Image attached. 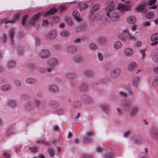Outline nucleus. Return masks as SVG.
<instances>
[{
	"label": "nucleus",
	"instance_id": "obj_1",
	"mask_svg": "<svg viewBox=\"0 0 158 158\" xmlns=\"http://www.w3.org/2000/svg\"><path fill=\"white\" fill-rule=\"evenodd\" d=\"M117 0H108L106 2L107 6L105 8L106 13L108 17H110V13L115 8V5L117 3Z\"/></svg>",
	"mask_w": 158,
	"mask_h": 158
},
{
	"label": "nucleus",
	"instance_id": "obj_2",
	"mask_svg": "<svg viewBox=\"0 0 158 158\" xmlns=\"http://www.w3.org/2000/svg\"><path fill=\"white\" fill-rule=\"evenodd\" d=\"M59 64L58 60L55 57H51L48 59L47 61V65L50 67L47 69V71L48 73L51 72L54 69V67L57 66Z\"/></svg>",
	"mask_w": 158,
	"mask_h": 158
},
{
	"label": "nucleus",
	"instance_id": "obj_3",
	"mask_svg": "<svg viewBox=\"0 0 158 158\" xmlns=\"http://www.w3.org/2000/svg\"><path fill=\"white\" fill-rule=\"evenodd\" d=\"M121 72V70L120 68H115L110 71V77L112 79H115L119 76Z\"/></svg>",
	"mask_w": 158,
	"mask_h": 158
},
{
	"label": "nucleus",
	"instance_id": "obj_4",
	"mask_svg": "<svg viewBox=\"0 0 158 158\" xmlns=\"http://www.w3.org/2000/svg\"><path fill=\"white\" fill-rule=\"evenodd\" d=\"M78 90L82 93L87 92L88 89V86L87 84L85 82H82L79 84L78 86Z\"/></svg>",
	"mask_w": 158,
	"mask_h": 158
},
{
	"label": "nucleus",
	"instance_id": "obj_5",
	"mask_svg": "<svg viewBox=\"0 0 158 158\" xmlns=\"http://www.w3.org/2000/svg\"><path fill=\"white\" fill-rule=\"evenodd\" d=\"M48 90L52 94L57 93L59 91V89L57 86L55 85L50 84L47 86Z\"/></svg>",
	"mask_w": 158,
	"mask_h": 158
},
{
	"label": "nucleus",
	"instance_id": "obj_6",
	"mask_svg": "<svg viewBox=\"0 0 158 158\" xmlns=\"http://www.w3.org/2000/svg\"><path fill=\"white\" fill-rule=\"evenodd\" d=\"M131 140L132 143L136 144H139L142 143V138L138 135L132 136Z\"/></svg>",
	"mask_w": 158,
	"mask_h": 158
},
{
	"label": "nucleus",
	"instance_id": "obj_7",
	"mask_svg": "<svg viewBox=\"0 0 158 158\" xmlns=\"http://www.w3.org/2000/svg\"><path fill=\"white\" fill-rule=\"evenodd\" d=\"M77 50V46L73 45L68 46L66 48V52L68 53L72 54L75 53Z\"/></svg>",
	"mask_w": 158,
	"mask_h": 158
},
{
	"label": "nucleus",
	"instance_id": "obj_8",
	"mask_svg": "<svg viewBox=\"0 0 158 158\" xmlns=\"http://www.w3.org/2000/svg\"><path fill=\"white\" fill-rule=\"evenodd\" d=\"M97 41L101 46L106 45L107 42V38L106 36H101L98 38Z\"/></svg>",
	"mask_w": 158,
	"mask_h": 158
},
{
	"label": "nucleus",
	"instance_id": "obj_9",
	"mask_svg": "<svg viewBox=\"0 0 158 158\" xmlns=\"http://www.w3.org/2000/svg\"><path fill=\"white\" fill-rule=\"evenodd\" d=\"M39 56L43 59L47 58L50 56L49 52L47 50H42L40 52Z\"/></svg>",
	"mask_w": 158,
	"mask_h": 158
},
{
	"label": "nucleus",
	"instance_id": "obj_10",
	"mask_svg": "<svg viewBox=\"0 0 158 158\" xmlns=\"http://www.w3.org/2000/svg\"><path fill=\"white\" fill-rule=\"evenodd\" d=\"M120 12L123 13L125 11H127L130 9L129 6L127 5L119 4L117 7Z\"/></svg>",
	"mask_w": 158,
	"mask_h": 158
},
{
	"label": "nucleus",
	"instance_id": "obj_11",
	"mask_svg": "<svg viewBox=\"0 0 158 158\" xmlns=\"http://www.w3.org/2000/svg\"><path fill=\"white\" fill-rule=\"evenodd\" d=\"M83 75L85 77L89 78L93 77L94 76V74L93 72L89 69H85L83 72Z\"/></svg>",
	"mask_w": 158,
	"mask_h": 158
},
{
	"label": "nucleus",
	"instance_id": "obj_12",
	"mask_svg": "<svg viewBox=\"0 0 158 158\" xmlns=\"http://www.w3.org/2000/svg\"><path fill=\"white\" fill-rule=\"evenodd\" d=\"M150 135L152 137L155 139H158V128L157 127L152 128L150 132Z\"/></svg>",
	"mask_w": 158,
	"mask_h": 158
},
{
	"label": "nucleus",
	"instance_id": "obj_13",
	"mask_svg": "<svg viewBox=\"0 0 158 158\" xmlns=\"http://www.w3.org/2000/svg\"><path fill=\"white\" fill-rule=\"evenodd\" d=\"M56 36V31L53 29L50 31L47 35V37L51 40L55 39Z\"/></svg>",
	"mask_w": 158,
	"mask_h": 158
},
{
	"label": "nucleus",
	"instance_id": "obj_14",
	"mask_svg": "<svg viewBox=\"0 0 158 158\" xmlns=\"http://www.w3.org/2000/svg\"><path fill=\"white\" fill-rule=\"evenodd\" d=\"M25 82L27 84L32 85L36 84L37 82V80L35 78L29 77L25 79Z\"/></svg>",
	"mask_w": 158,
	"mask_h": 158
},
{
	"label": "nucleus",
	"instance_id": "obj_15",
	"mask_svg": "<svg viewBox=\"0 0 158 158\" xmlns=\"http://www.w3.org/2000/svg\"><path fill=\"white\" fill-rule=\"evenodd\" d=\"M121 105L123 108H129L131 107V104L130 100L126 99L122 101L121 103Z\"/></svg>",
	"mask_w": 158,
	"mask_h": 158
},
{
	"label": "nucleus",
	"instance_id": "obj_16",
	"mask_svg": "<svg viewBox=\"0 0 158 158\" xmlns=\"http://www.w3.org/2000/svg\"><path fill=\"white\" fill-rule=\"evenodd\" d=\"M140 77L139 76H134L132 79V85L133 87L135 88H137L138 87L137 84Z\"/></svg>",
	"mask_w": 158,
	"mask_h": 158
},
{
	"label": "nucleus",
	"instance_id": "obj_17",
	"mask_svg": "<svg viewBox=\"0 0 158 158\" xmlns=\"http://www.w3.org/2000/svg\"><path fill=\"white\" fill-rule=\"evenodd\" d=\"M73 60L75 63L79 64L83 62L84 60L81 56L77 55L73 57Z\"/></svg>",
	"mask_w": 158,
	"mask_h": 158
},
{
	"label": "nucleus",
	"instance_id": "obj_18",
	"mask_svg": "<svg viewBox=\"0 0 158 158\" xmlns=\"http://www.w3.org/2000/svg\"><path fill=\"white\" fill-rule=\"evenodd\" d=\"M65 77L67 79H74L77 77V74L75 72L68 73L65 74Z\"/></svg>",
	"mask_w": 158,
	"mask_h": 158
},
{
	"label": "nucleus",
	"instance_id": "obj_19",
	"mask_svg": "<svg viewBox=\"0 0 158 158\" xmlns=\"http://www.w3.org/2000/svg\"><path fill=\"white\" fill-rule=\"evenodd\" d=\"M126 20L129 24H132L135 23L136 19L135 16L133 15H131L127 18Z\"/></svg>",
	"mask_w": 158,
	"mask_h": 158
},
{
	"label": "nucleus",
	"instance_id": "obj_20",
	"mask_svg": "<svg viewBox=\"0 0 158 158\" xmlns=\"http://www.w3.org/2000/svg\"><path fill=\"white\" fill-rule=\"evenodd\" d=\"M146 5L147 2H144L143 1L141 5H139L136 8V10L139 12H144L146 11L144 8Z\"/></svg>",
	"mask_w": 158,
	"mask_h": 158
},
{
	"label": "nucleus",
	"instance_id": "obj_21",
	"mask_svg": "<svg viewBox=\"0 0 158 158\" xmlns=\"http://www.w3.org/2000/svg\"><path fill=\"white\" fill-rule=\"evenodd\" d=\"M136 64L134 62H132L130 63L127 66V70L128 71H132L135 69Z\"/></svg>",
	"mask_w": 158,
	"mask_h": 158
},
{
	"label": "nucleus",
	"instance_id": "obj_22",
	"mask_svg": "<svg viewBox=\"0 0 158 158\" xmlns=\"http://www.w3.org/2000/svg\"><path fill=\"white\" fill-rule=\"evenodd\" d=\"M11 87L9 84H4L1 86V90L3 92H6L9 91L11 89Z\"/></svg>",
	"mask_w": 158,
	"mask_h": 158
},
{
	"label": "nucleus",
	"instance_id": "obj_23",
	"mask_svg": "<svg viewBox=\"0 0 158 158\" xmlns=\"http://www.w3.org/2000/svg\"><path fill=\"white\" fill-rule=\"evenodd\" d=\"M119 13L115 12L112 14L110 16V20L113 21H116L119 18Z\"/></svg>",
	"mask_w": 158,
	"mask_h": 158
},
{
	"label": "nucleus",
	"instance_id": "obj_24",
	"mask_svg": "<svg viewBox=\"0 0 158 158\" xmlns=\"http://www.w3.org/2000/svg\"><path fill=\"white\" fill-rule=\"evenodd\" d=\"M16 105L17 104L16 101L13 99L10 100L7 104V105L8 107L12 108L15 107Z\"/></svg>",
	"mask_w": 158,
	"mask_h": 158
},
{
	"label": "nucleus",
	"instance_id": "obj_25",
	"mask_svg": "<svg viewBox=\"0 0 158 158\" xmlns=\"http://www.w3.org/2000/svg\"><path fill=\"white\" fill-rule=\"evenodd\" d=\"M124 52L125 56H131L133 53V50L130 48H127L124 49Z\"/></svg>",
	"mask_w": 158,
	"mask_h": 158
},
{
	"label": "nucleus",
	"instance_id": "obj_26",
	"mask_svg": "<svg viewBox=\"0 0 158 158\" xmlns=\"http://www.w3.org/2000/svg\"><path fill=\"white\" fill-rule=\"evenodd\" d=\"M151 58L153 61L156 63L158 62V53L153 52L152 53Z\"/></svg>",
	"mask_w": 158,
	"mask_h": 158
},
{
	"label": "nucleus",
	"instance_id": "obj_27",
	"mask_svg": "<svg viewBox=\"0 0 158 158\" xmlns=\"http://www.w3.org/2000/svg\"><path fill=\"white\" fill-rule=\"evenodd\" d=\"M72 15L76 21H79L81 20L80 18V15L79 13L77 10L74 11L72 13Z\"/></svg>",
	"mask_w": 158,
	"mask_h": 158
},
{
	"label": "nucleus",
	"instance_id": "obj_28",
	"mask_svg": "<svg viewBox=\"0 0 158 158\" xmlns=\"http://www.w3.org/2000/svg\"><path fill=\"white\" fill-rule=\"evenodd\" d=\"M122 44L120 41H118L116 42L113 45V48L115 49H118L122 47Z\"/></svg>",
	"mask_w": 158,
	"mask_h": 158
},
{
	"label": "nucleus",
	"instance_id": "obj_29",
	"mask_svg": "<svg viewBox=\"0 0 158 158\" xmlns=\"http://www.w3.org/2000/svg\"><path fill=\"white\" fill-rule=\"evenodd\" d=\"M57 11V9H56L53 8H51L45 14V15L46 16L48 15H51L53 14L56 12Z\"/></svg>",
	"mask_w": 158,
	"mask_h": 158
},
{
	"label": "nucleus",
	"instance_id": "obj_30",
	"mask_svg": "<svg viewBox=\"0 0 158 158\" xmlns=\"http://www.w3.org/2000/svg\"><path fill=\"white\" fill-rule=\"evenodd\" d=\"M85 103L87 105H90L93 102L92 98L89 96H86L85 100Z\"/></svg>",
	"mask_w": 158,
	"mask_h": 158
},
{
	"label": "nucleus",
	"instance_id": "obj_31",
	"mask_svg": "<svg viewBox=\"0 0 158 158\" xmlns=\"http://www.w3.org/2000/svg\"><path fill=\"white\" fill-rule=\"evenodd\" d=\"M15 134L14 129L13 127H9L6 131V135H9L12 134Z\"/></svg>",
	"mask_w": 158,
	"mask_h": 158
},
{
	"label": "nucleus",
	"instance_id": "obj_32",
	"mask_svg": "<svg viewBox=\"0 0 158 158\" xmlns=\"http://www.w3.org/2000/svg\"><path fill=\"white\" fill-rule=\"evenodd\" d=\"M47 152L49 156L51 157H52L55 154L54 150L52 148H49Z\"/></svg>",
	"mask_w": 158,
	"mask_h": 158
},
{
	"label": "nucleus",
	"instance_id": "obj_33",
	"mask_svg": "<svg viewBox=\"0 0 158 158\" xmlns=\"http://www.w3.org/2000/svg\"><path fill=\"white\" fill-rule=\"evenodd\" d=\"M8 68H12L14 67L15 66V62L14 61H9L7 64Z\"/></svg>",
	"mask_w": 158,
	"mask_h": 158
},
{
	"label": "nucleus",
	"instance_id": "obj_34",
	"mask_svg": "<svg viewBox=\"0 0 158 158\" xmlns=\"http://www.w3.org/2000/svg\"><path fill=\"white\" fill-rule=\"evenodd\" d=\"M50 105L51 108H56L58 106V104L57 102L54 100H52L50 101Z\"/></svg>",
	"mask_w": 158,
	"mask_h": 158
},
{
	"label": "nucleus",
	"instance_id": "obj_35",
	"mask_svg": "<svg viewBox=\"0 0 158 158\" xmlns=\"http://www.w3.org/2000/svg\"><path fill=\"white\" fill-rule=\"evenodd\" d=\"M138 112V109H130L129 111L130 116L131 117L135 116Z\"/></svg>",
	"mask_w": 158,
	"mask_h": 158
},
{
	"label": "nucleus",
	"instance_id": "obj_36",
	"mask_svg": "<svg viewBox=\"0 0 158 158\" xmlns=\"http://www.w3.org/2000/svg\"><path fill=\"white\" fill-rule=\"evenodd\" d=\"M14 30L12 29H11L9 32V36L12 43H13V40L14 36Z\"/></svg>",
	"mask_w": 158,
	"mask_h": 158
},
{
	"label": "nucleus",
	"instance_id": "obj_37",
	"mask_svg": "<svg viewBox=\"0 0 158 158\" xmlns=\"http://www.w3.org/2000/svg\"><path fill=\"white\" fill-rule=\"evenodd\" d=\"M73 106L75 108H80L81 107V104L78 101H75L73 102Z\"/></svg>",
	"mask_w": 158,
	"mask_h": 158
},
{
	"label": "nucleus",
	"instance_id": "obj_38",
	"mask_svg": "<svg viewBox=\"0 0 158 158\" xmlns=\"http://www.w3.org/2000/svg\"><path fill=\"white\" fill-rule=\"evenodd\" d=\"M152 41H154L158 40V32L153 34L151 37Z\"/></svg>",
	"mask_w": 158,
	"mask_h": 158
},
{
	"label": "nucleus",
	"instance_id": "obj_39",
	"mask_svg": "<svg viewBox=\"0 0 158 158\" xmlns=\"http://www.w3.org/2000/svg\"><path fill=\"white\" fill-rule=\"evenodd\" d=\"M99 8V5L98 4H96L94 5L91 8L90 10L91 13H94L96 10H97Z\"/></svg>",
	"mask_w": 158,
	"mask_h": 158
},
{
	"label": "nucleus",
	"instance_id": "obj_40",
	"mask_svg": "<svg viewBox=\"0 0 158 158\" xmlns=\"http://www.w3.org/2000/svg\"><path fill=\"white\" fill-rule=\"evenodd\" d=\"M156 0H145L144 1V2H147V5H148L149 6H151L156 2Z\"/></svg>",
	"mask_w": 158,
	"mask_h": 158
},
{
	"label": "nucleus",
	"instance_id": "obj_41",
	"mask_svg": "<svg viewBox=\"0 0 158 158\" xmlns=\"http://www.w3.org/2000/svg\"><path fill=\"white\" fill-rule=\"evenodd\" d=\"M89 48L93 51H94L97 49V46L96 45L93 43H91L89 45Z\"/></svg>",
	"mask_w": 158,
	"mask_h": 158
},
{
	"label": "nucleus",
	"instance_id": "obj_42",
	"mask_svg": "<svg viewBox=\"0 0 158 158\" xmlns=\"http://www.w3.org/2000/svg\"><path fill=\"white\" fill-rule=\"evenodd\" d=\"M39 148L36 146L30 147L29 148V150L33 153H35L37 152Z\"/></svg>",
	"mask_w": 158,
	"mask_h": 158
},
{
	"label": "nucleus",
	"instance_id": "obj_43",
	"mask_svg": "<svg viewBox=\"0 0 158 158\" xmlns=\"http://www.w3.org/2000/svg\"><path fill=\"white\" fill-rule=\"evenodd\" d=\"M82 141L83 143H87L91 142V139L90 138L85 137L83 138Z\"/></svg>",
	"mask_w": 158,
	"mask_h": 158
},
{
	"label": "nucleus",
	"instance_id": "obj_44",
	"mask_svg": "<svg viewBox=\"0 0 158 158\" xmlns=\"http://www.w3.org/2000/svg\"><path fill=\"white\" fill-rule=\"evenodd\" d=\"M114 154L113 152L106 154L103 156V158H113Z\"/></svg>",
	"mask_w": 158,
	"mask_h": 158
},
{
	"label": "nucleus",
	"instance_id": "obj_45",
	"mask_svg": "<svg viewBox=\"0 0 158 158\" xmlns=\"http://www.w3.org/2000/svg\"><path fill=\"white\" fill-rule=\"evenodd\" d=\"M29 98V95L27 94H23L20 96V98L22 100L28 99Z\"/></svg>",
	"mask_w": 158,
	"mask_h": 158
},
{
	"label": "nucleus",
	"instance_id": "obj_46",
	"mask_svg": "<svg viewBox=\"0 0 158 158\" xmlns=\"http://www.w3.org/2000/svg\"><path fill=\"white\" fill-rule=\"evenodd\" d=\"M33 105L32 102L31 101H29L27 102L25 107L27 109L33 108Z\"/></svg>",
	"mask_w": 158,
	"mask_h": 158
},
{
	"label": "nucleus",
	"instance_id": "obj_47",
	"mask_svg": "<svg viewBox=\"0 0 158 158\" xmlns=\"http://www.w3.org/2000/svg\"><path fill=\"white\" fill-rule=\"evenodd\" d=\"M60 35L62 37H66L68 36L69 34L67 31H62L60 33Z\"/></svg>",
	"mask_w": 158,
	"mask_h": 158
},
{
	"label": "nucleus",
	"instance_id": "obj_48",
	"mask_svg": "<svg viewBox=\"0 0 158 158\" xmlns=\"http://www.w3.org/2000/svg\"><path fill=\"white\" fill-rule=\"evenodd\" d=\"M65 21L70 26H72L73 25V22L72 19L69 17H66L65 19Z\"/></svg>",
	"mask_w": 158,
	"mask_h": 158
},
{
	"label": "nucleus",
	"instance_id": "obj_49",
	"mask_svg": "<svg viewBox=\"0 0 158 158\" xmlns=\"http://www.w3.org/2000/svg\"><path fill=\"white\" fill-rule=\"evenodd\" d=\"M154 15V13L151 12L147 13L146 15V18L148 19H152Z\"/></svg>",
	"mask_w": 158,
	"mask_h": 158
},
{
	"label": "nucleus",
	"instance_id": "obj_50",
	"mask_svg": "<svg viewBox=\"0 0 158 158\" xmlns=\"http://www.w3.org/2000/svg\"><path fill=\"white\" fill-rule=\"evenodd\" d=\"M128 36L130 40H137L136 37L132 35L130 33L128 34Z\"/></svg>",
	"mask_w": 158,
	"mask_h": 158
},
{
	"label": "nucleus",
	"instance_id": "obj_51",
	"mask_svg": "<svg viewBox=\"0 0 158 158\" xmlns=\"http://www.w3.org/2000/svg\"><path fill=\"white\" fill-rule=\"evenodd\" d=\"M41 14L40 13H38L37 14L34 15L32 17V19L33 20H36L39 17Z\"/></svg>",
	"mask_w": 158,
	"mask_h": 158
},
{
	"label": "nucleus",
	"instance_id": "obj_52",
	"mask_svg": "<svg viewBox=\"0 0 158 158\" xmlns=\"http://www.w3.org/2000/svg\"><path fill=\"white\" fill-rule=\"evenodd\" d=\"M158 84V77L155 78L152 82V85L153 87H155Z\"/></svg>",
	"mask_w": 158,
	"mask_h": 158
},
{
	"label": "nucleus",
	"instance_id": "obj_53",
	"mask_svg": "<svg viewBox=\"0 0 158 158\" xmlns=\"http://www.w3.org/2000/svg\"><path fill=\"white\" fill-rule=\"evenodd\" d=\"M21 13L20 12H19L17 13H16L14 15V18L15 20H16L18 19L19 18V17L21 15Z\"/></svg>",
	"mask_w": 158,
	"mask_h": 158
},
{
	"label": "nucleus",
	"instance_id": "obj_54",
	"mask_svg": "<svg viewBox=\"0 0 158 158\" xmlns=\"http://www.w3.org/2000/svg\"><path fill=\"white\" fill-rule=\"evenodd\" d=\"M36 69L37 71L40 72L41 73H43L44 72L46 71V69H45L41 67L37 68Z\"/></svg>",
	"mask_w": 158,
	"mask_h": 158
},
{
	"label": "nucleus",
	"instance_id": "obj_55",
	"mask_svg": "<svg viewBox=\"0 0 158 158\" xmlns=\"http://www.w3.org/2000/svg\"><path fill=\"white\" fill-rule=\"evenodd\" d=\"M28 17L27 15H24L22 19V24L23 25H24L26 23V19Z\"/></svg>",
	"mask_w": 158,
	"mask_h": 158
},
{
	"label": "nucleus",
	"instance_id": "obj_56",
	"mask_svg": "<svg viewBox=\"0 0 158 158\" xmlns=\"http://www.w3.org/2000/svg\"><path fill=\"white\" fill-rule=\"evenodd\" d=\"M40 102L38 99H35L34 101V104L36 108H38L40 104Z\"/></svg>",
	"mask_w": 158,
	"mask_h": 158
},
{
	"label": "nucleus",
	"instance_id": "obj_57",
	"mask_svg": "<svg viewBox=\"0 0 158 158\" xmlns=\"http://www.w3.org/2000/svg\"><path fill=\"white\" fill-rule=\"evenodd\" d=\"M59 20V19L58 17L56 16L55 17H54L52 19V22L54 23H57L58 22Z\"/></svg>",
	"mask_w": 158,
	"mask_h": 158
},
{
	"label": "nucleus",
	"instance_id": "obj_58",
	"mask_svg": "<svg viewBox=\"0 0 158 158\" xmlns=\"http://www.w3.org/2000/svg\"><path fill=\"white\" fill-rule=\"evenodd\" d=\"M93 18L97 20H99L101 16L98 14H95L92 16Z\"/></svg>",
	"mask_w": 158,
	"mask_h": 158
},
{
	"label": "nucleus",
	"instance_id": "obj_59",
	"mask_svg": "<svg viewBox=\"0 0 158 158\" xmlns=\"http://www.w3.org/2000/svg\"><path fill=\"white\" fill-rule=\"evenodd\" d=\"M92 156L90 155H81L80 156V158H92Z\"/></svg>",
	"mask_w": 158,
	"mask_h": 158
},
{
	"label": "nucleus",
	"instance_id": "obj_60",
	"mask_svg": "<svg viewBox=\"0 0 158 158\" xmlns=\"http://www.w3.org/2000/svg\"><path fill=\"white\" fill-rule=\"evenodd\" d=\"M63 111V109H56L54 113L55 114H60L62 113Z\"/></svg>",
	"mask_w": 158,
	"mask_h": 158
},
{
	"label": "nucleus",
	"instance_id": "obj_61",
	"mask_svg": "<svg viewBox=\"0 0 158 158\" xmlns=\"http://www.w3.org/2000/svg\"><path fill=\"white\" fill-rule=\"evenodd\" d=\"M119 39L123 41H125L127 40V37L123 35H120L119 36Z\"/></svg>",
	"mask_w": 158,
	"mask_h": 158
},
{
	"label": "nucleus",
	"instance_id": "obj_62",
	"mask_svg": "<svg viewBox=\"0 0 158 158\" xmlns=\"http://www.w3.org/2000/svg\"><path fill=\"white\" fill-rule=\"evenodd\" d=\"M15 83V85L18 87H20L21 84L20 81L17 79H16L14 81Z\"/></svg>",
	"mask_w": 158,
	"mask_h": 158
},
{
	"label": "nucleus",
	"instance_id": "obj_63",
	"mask_svg": "<svg viewBox=\"0 0 158 158\" xmlns=\"http://www.w3.org/2000/svg\"><path fill=\"white\" fill-rule=\"evenodd\" d=\"M101 109H107L109 108V106L106 104H102L100 106Z\"/></svg>",
	"mask_w": 158,
	"mask_h": 158
},
{
	"label": "nucleus",
	"instance_id": "obj_64",
	"mask_svg": "<svg viewBox=\"0 0 158 158\" xmlns=\"http://www.w3.org/2000/svg\"><path fill=\"white\" fill-rule=\"evenodd\" d=\"M139 158H147V154L143 152H141L140 154Z\"/></svg>",
	"mask_w": 158,
	"mask_h": 158
}]
</instances>
